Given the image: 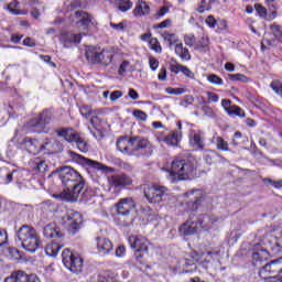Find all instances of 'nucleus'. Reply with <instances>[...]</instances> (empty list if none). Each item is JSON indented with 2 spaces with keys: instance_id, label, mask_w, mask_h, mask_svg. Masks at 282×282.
I'll return each mask as SVG.
<instances>
[{
  "instance_id": "nucleus-35",
  "label": "nucleus",
  "mask_w": 282,
  "mask_h": 282,
  "mask_svg": "<svg viewBox=\"0 0 282 282\" xmlns=\"http://www.w3.org/2000/svg\"><path fill=\"white\" fill-rule=\"evenodd\" d=\"M74 142L76 143L77 149L82 153H87V151H89V143H87V141H85V139H83L80 134L77 137V139H75Z\"/></svg>"
},
{
  "instance_id": "nucleus-7",
  "label": "nucleus",
  "mask_w": 282,
  "mask_h": 282,
  "mask_svg": "<svg viewBox=\"0 0 282 282\" xmlns=\"http://www.w3.org/2000/svg\"><path fill=\"white\" fill-rule=\"evenodd\" d=\"M281 274L282 258L271 260L259 270V276L260 279H264V281H272V279H276V276H281Z\"/></svg>"
},
{
  "instance_id": "nucleus-36",
  "label": "nucleus",
  "mask_w": 282,
  "mask_h": 282,
  "mask_svg": "<svg viewBox=\"0 0 282 282\" xmlns=\"http://www.w3.org/2000/svg\"><path fill=\"white\" fill-rule=\"evenodd\" d=\"M194 50H196L197 52H202L203 54H206V52L210 50V47L208 46V39L203 37V42L196 43Z\"/></svg>"
},
{
  "instance_id": "nucleus-50",
  "label": "nucleus",
  "mask_w": 282,
  "mask_h": 282,
  "mask_svg": "<svg viewBox=\"0 0 282 282\" xmlns=\"http://www.w3.org/2000/svg\"><path fill=\"white\" fill-rule=\"evenodd\" d=\"M221 107L229 115V113H231L230 110L232 109V101L230 99H223L221 100Z\"/></svg>"
},
{
  "instance_id": "nucleus-27",
  "label": "nucleus",
  "mask_w": 282,
  "mask_h": 282,
  "mask_svg": "<svg viewBox=\"0 0 282 282\" xmlns=\"http://www.w3.org/2000/svg\"><path fill=\"white\" fill-rule=\"evenodd\" d=\"M203 158L209 166L213 164H217V158H219V153L215 150H205L203 153Z\"/></svg>"
},
{
  "instance_id": "nucleus-20",
  "label": "nucleus",
  "mask_w": 282,
  "mask_h": 282,
  "mask_svg": "<svg viewBox=\"0 0 282 282\" xmlns=\"http://www.w3.org/2000/svg\"><path fill=\"white\" fill-rule=\"evenodd\" d=\"M158 140L159 142H164V144H167V147H177L182 140V131L174 130L163 138H158Z\"/></svg>"
},
{
  "instance_id": "nucleus-3",
  "label": "nucleus",
  "mask_w": 282,
  "mask_h": 282,
  "mask_svg": "<svg viewBox=\"0 0 282 282\" xmlns=\"http://www.w3.org/2000/svg\"><path fill=\"white\" fill-rule=\"evenodd\" d=\"M197 167L191 160H174L171 164V170H167V180L175 184L182 180H195Z\"/></svg>"
},
{
  "instance_id": "nucleus-49",
  "label": "nucleus",
  "mask_w": 282,
  "mask_h": 282,
  "mask_svg": "<svg viewBox=\"0 0 282 282\" xmlns=\"http://www.w3.org/2000/svg\"><path fill=\"white\" fill-rule=\"evenodd\" d=\"M206 10H210V4H208L206 0H202L197 7V12H199L200 14H204Z\"/></svg>"
},
{
  "instance_id": "nucleus-43",
  "label": "nucleus",
  "mask_w": 282,
  "mask_h": 282,
  "mask_svg": "<svg viewBox=\"0 0 282 282\" xmlns=\"http://www.w3.org/2000/svg\"><path fill=\"white\" fill-rule=\"evenodd\" d=\"M79 113L83 116V118L89 120V116L94 113V110H91V107L84 105L79 108Z\"/></svg>"
},
{
  "instance_id": "nucleus-24",
  "label": "nucleus",
  "mask_w": 282,
  "mask_h": 282,
  "mask_svg": "<svg viewBox=\"0 0 282 282\" xmlns=\"http://www.w3.org/2000/svg\"><path fill=\"white\" fill-rule=\"evenodd\" d=\"M178 230L184 237H191V235H197V225L195 221L187 220Z\"/></svg>"
},
{
  "instance_id": "nucleus-52",
  "label": "nucleus",
  "mask_w": 282,
  "mask_h": 282,
  "mask_svg": "<svg viewBox=\"0 0 282 282\" xmlns=\"http://www.w3.org/2000/svg\"><path fill=\"white\" fill-rule=\"evenodd\" d=\"M215 221H217V218H214L213 216H204L203 221H200V226L203 224H206L208 227L213 226V224H215Z\"/></svg>"
},
{
  "instance_id": "nucleus-44",
  "label": "nucleus",
  "mask_w": 282,
  "mask_h": 282,
  "mask_svg": "<svg viewBox=\"0 0 282 282\" xmlns=\"http://www.w3.org/2000/svg\"><path fill=\"white\" fill-rule=\"evenodd\" d=\"M228 78L232 82L248 83V78L243 74H229Z\"/></svg>"
},
{
  "instance_id": "nucleus-51",
  "label": "nucleus",
  "mask_w": 282,
  "mask_h": 282,
  "mask_svg": "<svg viewBox=\"0 0 282 282\" xmlns=\"http://www.w3.org/2000/svg\"><path fill=\"white\" fill-rule=\"evenodd\" d=\"M254 8L259 17H261L262 19H265V17H268V9H265L263 6L256 4Z\"/></svg>"
},
{
  "instance_id": "nucleus-17",
  "label": "nucleus",
  "mask_w": 282,
  "mask_h": 282,
  "mask_svg": "<svg viewBox=\"0 0 282 282\" xmlns=\"http://www.w3.org/2000/svg\"><path fill=\"white\" fill-rule=\"evenodd\" d=\"M42 151H47L50 153H63L65 145L56 139H46L43 144H41Z\"/></svg>"
},
{
  "instance_id": "nucleus-18",
  "label": "nucleus",
  "mask_w": 282,
  "mask_h": 282,
  "mask_svg": "<svg viewBox=\"0 0 282 282\" xmlns=\"http://www.w3.org/2000/svg\"><path fill=\"white\" fill-rule=\"evenodd\" d=\"M55 133L58 135V138H63L69 144H72V142H75L80 135V133L74 130V128H58L57 130H55Z\"/></svg>"
},
{
  "instance_id": "nucleus-64",
  "label": "nucleus",
  "mask_w": 282,
  "mask_h": 282,
  "mask_svg": "<svg viewBox=\"0 0 282 282\" xmlns=\"http://www.w3.org/2000/svg\"><path fill=\"white\" fill-rule=\"evenodd\" d=\"M101 122L102 121L97 116L91 117L90 119V124L94 127V129H97V127H100Z\"/></svg>"
},
{
  "instance_id": "nucleus-28",
  "label": "nucleus",
  "mask_w": 282,
  "mask_h": 282,
  "mask_svg": "<svg viewBox=\"0 0 282 282\" xmlns=\"http://www.w3.org/2000/svg\"><path fill=\"white\" fill-rule=\"evenodd\" d=\"M189 143L192 144V147H194V149H198L200 151H203L205 144H204V137H202V134L195 132L194 134L191 135L189 138Z\"/></svg>"
},
{
  "instance_id": "nucleus-21",
  "label": "nucleus",
  "mask_w": 282,
  "mask_h": 282,
  "mask_svg": "<svg viewBox=\"0 0 282 282\" xmlns=\"http://www.w3.org/2000/svg\"><path fill=\"white\" fill-rule=\"evenodd\" d=\"M24 149H26L28 153L30 155H37V153H41L43 148H41V144H39V141L36 139L32 138H24L23 140Z\"/></svg>"
},
{
  "instance_id": "nucleus-5",
  "label": "nucleus",
  "mask_w": 282,
  "mask_h": 282,
  "mask_svg": "<svg viewBox=\"0 0 282 282\" xmlns=\"http://www.w3.org/2000/svg\"><path fill=\"white\" fill-rule=\"evenodd\" d=\"M86 58L91 65H111L113 61V52L109 50H102L98 52L97 47L89 46L86 48Z\"/></svg>"
},
{
  "instance_id": "nucleus-63",
  "label": "nucleus",
  "mask_w": 282,
  "mask_h": 282,
  "mask_svg": "<svg viewBox=\"0 0 282 282\" xmlns=\"http://www.w3.org/2000/svg\"><path fill=\"white\" fill-rule=\"evenodd\" d=\"M184 67V65L182 64H172L170 66V70L173 73V74H177L178 72H182V68Z\"/></svg>"
},
{
  "instance_id": "nucleus-12",
  "label": "nucleus",
  "mask_w": 282,
  "mask_h": 282,
  "mask_svg": "<svg viewBox=\"0 0 282 282\" xmlns=\"http://www.w3.org/2000/svg\"><path fill=\"white\" fill-rule=\"evenodd\" d=\"M117 214L120 217H123V219H129V216L131 215V210L135 208V202H133V198L126 197L121 198L117 204Z\"/></svg>"
},
{
  "instance_id": "nucleus-55",
  "label": "nucleus",
  "mask_w": 282,
  "mask_h": 282,
  "mask_svg": "<svg viewBox=\"0 0 282 282\" xmlns=\"http://www.w3.org/2000/svg\"><path fill=\"white\" fill-rule=\"evenodd\" d=\"M207 97H208L207 102H219V95L213 91H207Z\"/></svg>"
},
{
  "instance_id": "nucleus-11",
  "label": "nucleus",
  "mask_w": 282,
  "mask_h": 282,
  "mask_svg": "<svg viewBox=\"0 0 282 282\" xmlns=\"http://www.w3.org/2000/svg\"><path fill=\"white\" fill-rule=\"evenodd\" d=\"M73 162L80 164V166H86L87 169H94L95 171H105V165L98 161H94L91 159H87L74 151H68Z\"/></svg>"
},
{
  "instance_id": "nucleus-9",
  "label": "nucleus",
  "mask_w": 282,
  "mask_h": 282,
  "mask_svg": "<svg viewBox=\"0 0 282 282\" xmlns=\"http://www.w3.org/2000/svg\"><path fill=\"white\" fill-rule=\"evenodd\" d=\"M62 261L70 272L78 274L83 270V258L80 254L72 252L69 249H64L62 252Z\"/></svg>"
},
{
  "instance_id": "nucleus-23",
  "label": "nucleus",
  "mask_w": 282,
  "mask_h": 282,
  "mask_svg": "<svg viewBox=\"0 0 282 282\" xmlns=\"http://www.w3.org/2000/svg\"><path fill=\"white\" fill-rule=\"evenodd\" d=\"M75 19H77V25L83 30H87V28H89V23H91V14L85 11H76Z\"/></svg>"
},
{
  "instance_id": "nucleus-4",
  "label": "nucleus",
  "mask_w": 282,
  "mask_h": 282,
  "mask_svg": "<svg viewBox=\"0 0 282 282\" xmlns=\"http://www.w3.org/2000/svg\"><path fill=\"white\" fill-rule=\"evenodd\" d=\"M15 241H20L22 248L26 252L34 253L41 248V239L39 238V232L36 229L30 225H22L17 234Z\"/></svg>"
},
{
  "instance_id": "nucleus-47",
  "label": "nucleus",
  "mask_w": 282,
  "mask_h": 282,
  "mask_svg": "<svg viewBox=\"0 0 282 282\" xmlns=\"http://www.w3.org/2000/svg\"><path fill=\"white\" fill-rule=\"evenodd\" d=\"M132 116L137 118V120H141L142 122H147V118H149V115L142 110H133Z\"/></svg>"
},
{
  "instance_id": "nucleus-29",
  "label": "nucleus",
  "mask_w": 282,
  "mask_h": 282,
  "mask_svg": "<svg viewBox=\"0 0 282 282\" xmlns=\"http://www.w3.org/2000/svg\"><path fill=\"white\" fill-rule=\"evenodd\" d=\"M195 194H196V195H195ZM189 195H195V196H194V199H192V200H189V202L187 203V206H188L193 212H195V210H197V208H199V204H202L203 197H202V195L199 194V191H192V192L189 193Z\"/></svg>"
},
{
  "instance_id": "nucleus-39",
  "label": "nucleus",
  "mask_w": 282,
  "mask_h": 282,
  "mask_svg": "<svg viewBox=\"0 0 282 282\" xmlns=\"http://www.w3.org/2000/svg\"><path fill=\"white\" fill-rule=\"evenodd\" d=\"M7 8L11 14H15V15L25 14L24 11L19 10V1H13L9 3Z\"/></svg>"
},
{
  "instance_id": "nucleus-2",
  "label": "nucleus",
  "mask_w": 282,
  "mask_h": 282,
  "mask_svg": "<svg viewBox=\"0 0 282 282\" xmlns=\"http://www.w3.org/2000/svg\"><path fill=\"white\" fill-rule=\"evenodd\" d=\"M117 149L123 155H134L135 158H151L153 155V144L144 137H121L117 141Z\"/></svg>"
},
{
  "instance_id": "nucleus-31",
  "label": "nucleus",
  "mask_w": 282,
  "mask_h": 282,
  "mask_svg": "<svg viewBox=\"0 0 282 282\" xmlns=\"http://www.w3.org/2000/svg\"><path fill=\"white\" fill-rule=\"evenodd\" d=\"M110 1H113V3H116L120 12H129V10L133 8V2H131V0H110Z\"/></svg>"
},
{
  "instance_id": "nucleus-22",
  "label": "nucleus",
  "mask_w": 282,
  "mask_h": 282,
  "mask_svg": "<svg viewBox=\"0 0 282 282\" xmlns=\"http://www.w3.org/2000/svg\"><path fill=\"white\" fill-rule=\"evenodd\" d=\"M97 241V250L100 252V254H109L111 250H113V243L111 240L107 238H96Z\"/></svg>"
},
{
  "instance_id": "nucleus-46",
  "label": "nucleus",
  "mask_w": 282,
  "mask_h": 282,
  "mask_svg": "<svg viewBox=\"0 0 282 282\" xmlns=\"http://www.w3.org/2000/svg\"><path fill=\"white\" fill-rule=\"evenodd\" d=\"M231 112L228 116H238L239 118H246V112L239 106H232Z\"/></svg>"
},
{
  "instance_id": "nucleus-38",
  "label": "nucleus",
  "mask_w": 282,
  "mask_h": 282,
  "mask_svg": "<svg viewBox=\"0 0 282 282\" xmlns=\"http://www.w3.org/2000/svg\"><path fill=\"white\" fill-rule=\"evenodd\" d=\"M216 149L218 151H229L228 142L226 140H224V138L217 137L216 138Z\"/></svg>"
},
{
  "instance_id": "nucleus-30",
  "label": "nucleus",
  "mask_w": 282,
  "mask_h": 282,
  "mask_svg": "<svg viewBox=\"0 0 282 282\" xmlns=\"http://www.w3.org/2000/svg\"><path fill=\"white\" fill-rule=\"evenodd\" d=\"M175 54L180 56L182 61H191V53L182 43L175 45Z\"/></svg>"
},
{
  "instance_id": "nucleus-13",
  "label": "nucleus",
  "mask_w": 282,
  "mask_h": 282,
  "mask_svg": "<svg viewBox=\"0 0 282 282\" xmlns=\"http://www.w3.org/2000/svg\"><path fill=\"white\" fill-rule=\"evenodd\" d=\"M4 282H41L34 273L28 274L24 271H13L4 279Z\"/></svg>"
},
{
  "instance_id": "nucleus-14",
  "label": "nucleus",
  "mask_w": 282,
  "mask_h": 282,
  "mask_svg": "<svg viewBox=\"0 0 282 282\" xmlns=\"http://www.w3.org/2000/svg\"><path fill=\"white\" fill-rule=\"evenodd\" d=\"M130 248L135 252H149V239L144 236H130L128 238Z\"/></svg>"
},
{
  "instance_id": "nucleus-61",
  "label": "nucleus",
  "mask_w": 282,
  "mask_h": 282,
  "mask_svg": "<svg viewBox=\"0 0 282 282\" xmlns=\"http://www.w3.org/2000/svg\"><path fill=\"white\" fill-rule=\"evenodd\" d=\"M122 98V90H115L110 94V100L116 101Z\"/></svg>"
},
{
  "instance_id": "nucleus-15",
  "label": "nucleus",
  "mask_w": 282,
  "mask_h": 282,
  "mask_svg": "<svg viewBox=\"0 0 282 282\" xmlns=\"http://www.w3.org/2000/svg\"><path fill=\"white\" fill-rule=\"evenodd\" d=\"M109 184L115 188H124V186H131L133 184V178L124 173L115 174L109 177Z\"/></svg>"
},
{
  "instance_id": "nucleus-8",
  "label": "nucleus",
  "mask_w": 282,
  "mask_h": 282,
  "mask_svg": "<svg viewBox=\"0 0 282 282\" xmlns=\"http://www.w3.org/2000/svg\"><path fill=\"white\" fill-rule=\"evenodd\" d=\"M143 193L150 204H160L169 195V188L162 185H143Z\"/></svg>"
},
{
  "instance_id": "nucleus-6",
  "label": "nucleus",
  "mask_w": 282,
  "mask_h": 282,
  "mask_svg": "<svg viewBox=\"0 0 282 282\" xmlns=\"http://www.w3.org/2000/svg\"><path fill=\"white\" fill-rule=\"evenodd\" d=\"M52 122V111L43 110L37 117L28 122L29 129L34 133H47V124Z\"/></svg>"
},
{
  "instance_id": "nucleus-60",
  "label": "nucleus",
  "mask_w": 282,
  "mask_h": 282,
  "mask_svg": "<svg viewBox=\"0 0 282 282\" xmlns=\"http://www.w3.org/2000/svg\"><path fill=\"white\" fill-rule=\"evenodd\" d=\"M0 243H8V231L6 229H0Z\"/></svg>"
},
{
  "instance_id": "nucleus-25",
  "label": "nucleus",
  "mask_w": 282,
  "mask_h": 282,
  "mask_svg": "<svg viewBox=\"0 0 282 282\" xmlns=\"http://www.w3.org/2000/svg\"><path fill=\"white\" fill-rule=\"evenodd\" d=\"M150 12L151 7H149V4H147V2L144 1H139V3L133 9L134 17H144L147 14H150Z\"/></svg>"
},
{
  "instance_id": "nucleus-41",
  "label": "nucleus",
  "mask_w": 282,
  "mask_h": 282,
  "mask_svg": "<svg viewBox=\"0 0 282 282\" xmlns=\"http://www.w3.org/2000/svg\"><path fill=\"white\" fill-rule=\"evenodd\" d=\"M150 46L156 54H162V45H160V41L156 37L150 39Z\"/></svg>"
},
{
  "instance_id": "nucleus-58",
  "label": "nucleus",
  "mask_w": 282,
  "mask_h": 282,
  "mask_svg": "<svg viewBox=\"0 0 282 282\" xmlns=\"http://www.w3.org/2000/svg\"><path fill=\"white\" fill-rule=\"evenodd\" d=\"M110 28H112V30H116L117 32H124V23L122 22L118 24L110 22Z\"/></svg>"
},
{
  "instance_id": "nucleus-53",
  "label": "nucleus",
  "mask_w": 282,
  "mask_h": 282,
  "mask_svg": "<svg viewBox=\"0 0 282 282\" xmlns=\"http://www.w3.org/2000/svg\"><path fill=\"white\" fill-rule=\"evenodd\" d=\"M35 166L40 173H45V171H47V163H45V161L36 162Z\"/></svg>"
},
{
  "instance_id": "nucleus-56",
  "label": "nucleus",
  "mask_w": 282,
  "mask_h": 282,
  "mask_svg": "<svg viewBox=\"0 0 282 282\" xmlns=\"http://www.w3.org/2000/svg\"><path fill=\"white\" fill-rule=\"evenodd\" d=\"M149 65H150V68L152 69V72H155V69H158V67H160V62L154 57H150Z\"/></svg>"
},
{
  "instance_id": "nucleus-48",
  "label": "nucleus",
  "mask_w": 282,
  "mask_h": 282,
  "mask_svg": "<svg viewBox=\"0 0 282 282\" xmlns=\"http://www.w3.org/2000/svg\"><path fill=\"white\" fill-rule=\"evenodd\" d=\"M207 80L209 83H212V85H224V79H221V77L215 75V74H210L208 77H207Z\"/></svg>"
},
{
  "instance_id": "nucleus-19",
  "label": "nucleus",
  "mask_w": 282,
  "mask_h": 282,
  "mask_svg": "<svg viewBox=\"0 0 282 282\" xmlns=\"http://www.w3.org/2000/svg\"><path fill=\"white\" fill-rule=\"evenodd\" d=\"M43 236L46 239H63L64 235L56 224H48L43 229Z\"/></svg>"
},
{
  "instance_id": "nucleus-40",
  "label": "nucleus",
  "mask_w": 282,
  "mask_h": 282,
  "mask_svg": "<svg viewBox=\"0 0 282 282\" xmlns=\"http://www.w3.org/2000/svg\"><path fill=\"white\" fill-rule=\"evenodd\" d=\"M250 150L253 158H256L257 160H261V158H265V154H263V152H261L259 148H257V144L254 143V141H251Z\"/></svg>"
},
{
  "instance_id": "nucleus-34",
  "label": "nucleus",
  "mask_w": 282,
  "mask_h": 282,
  "mask_svg": "<svg viewBox=\"0 0 282 282\" xmlns=\"http://www.w3.org/2000/svg\"><path fill=\"white\" fill-rule=\"evenodd\" d=\"M58 250H61V245L52 242L46 246L45 253L47 257H56L58 254Z\"/></svg>"
},
{
  "instance_id": "nucleus-54",
  "label": "nucleus",
  "mask_w": 282,
  "mask_h": 282,
  "mask_svg": "<svg viewBox=\"0 0 282 282\" xmlns=\"http://www.w3.org/2000/svg\"><path fill=\"white\" fill-rule=\"evenodd\" d=\"M181 72H182V74H184V76H186L187 78H192V79L195 78V73L192 72L191 68L187 67V66H183Z\"/></svg>"
},
{
  "instance_id": "nucleus-26",
  "label": "nucleus",
  "mask_w": 282,
  "mask_h": 282,
  "mask_svg": "<svg viewBox=\"0 0 282 282\" xmlns=\"http://www.w3.org/2000/svg\"><path fill=\"white\" fill-rule=\"evenodd\" d=\"M14 173H17L15 170L10 172L6 167H0V184H4V185L10 184V182H12V180H13Z\"/></svg>"
},
{
  "instance_id": "nucleus-33",
  "label": "nucleus",
  "mask_w": 282,
  "mask_h": 282,
  "mask_svg": "<svg viewBox=\"0 0 282 282\" xmlns=\"http://www.w3.org/2000/svg\"><path fill=\"white\" fill-rule=\"evenodd\" d=\"M269 257H270V252H268V250L265 249H260L252 253V259L253 261H256V263L261 261H267Z\"/></svg>"
},
{
  "instance_id": "nucleus-59",
  "label": "nucleus",
  "mask_w": 282,
  "mask_h": 282,
  "mask_svg": "<svg viewBox=\"0 0 282 282\" xmlns=\"http://www.w3.org/2000/svg\"><path fill=\"white\" fill-rule=\"evenodd\" d=\"M205 23L209 26V28H215L217 25V20H215V17L213 15H208L205 20Z\"/></svg>"
},
{
  "instance_id": "nucleus-16",
  "label": "nucleus",
  "mask_w": 282,
  "mask_h": 282,
  "mask_svg": "<svg viewBox=\"0 0 282 282\" xmlns=\"http://www.w3.org/2000/svg\"><path fill=\"white\" fill-rule=\"evenodd\" d=\"M82 39L83 36L80 34L64 32L59 35V43L63 45V47H65L66 50H69V47H74V45H78Z\"/></svg>"
},
{
  "instance_id": "nucleus-32",
  "label": "nucleus",
  "mask_w": 282,
  "mask_h": 282,
  "mask_svg": "<svg viewBox=\"0 0 282 282\" xmlns=\"http://www.w3.org/2000/svg\"><path fill=\"white\" fill-rule=\"evenodd\" d=\"M163 41H165L166 43H169V47L170 50L173 47V45H175V43H177L178 39L177 35H175V33H169V31H164L161 34Z\"/></svg>"
},
{
  "instance_id": "nucleus-10",
  "label": "nucleus",
  "mask_w": 282,
  "mask_h": 282,
  "mask_svg": "<svg viewBox=\"0 0 282 282\" xmlns=\"http://www.w3.org/2000/svg\"><path fill=\"white\" fill-rule=\"evenodd\" d=\"M63 224L68 228L69 235H76L83 226V215L74 209H69L63 217Z\"/></svg>"
},
{
  "instance_id": "nucleus-1",
  "label": "nucleus",
  "mask_w": 282,
  "mask_h": 282,
  "mask_svg": "<svg viewBox=\"0 0 282 282\" xmlns=\"http://www.w3.org/2000/svg\"><path fill=\"white\" fill-rule=\"evenodd\" d=\"M52 175L59 177L64 186L61 193L62 199L66 202H78V197H83L87 193V185L80 172L72 166H62L52 172Z\"/></svg>"
},
{
  "instance_id": "nucleus-62",
  "label": "nucleus",
  "mask_w": 282,
  "mask_h": 282,
  "mask_svg": "<svg viewBox=\"0 0 282 282\" xmlns=\"http://www.w3.org/2000/svg\"><path fill=\"white\" fill-rule=\"evenodd\" d=\"M23 45H25L26 47H36V42L32 37H26L23 41Z\"/></svg>"
},
{
  "instance_id": "nucleus-42",
  "label": "nucleus",
  "mask_w": 282,
  "mask_h": 282,
  "mask_svg": "<svg viewBox=\"0 0 282 282\" xmlns=\"http://www.w3.org/2000/svg\"><path fill=\"white\" fill-rule=\"evenodd\" d=\"M270 30H271L273 36L276 39V41L282 36L281 25L273 23L270 25Z\"/></svg>"
},
{
  "instance_id": "nucleus-37",
  "label": "nucleus",
  "mask_w": 282,
  "mask_h": 282,
  "mask_svg": "<svg viewBox=\"0 0 282 282\" xmlns=\"http://www.w3.org/2000/svg\"><path fill=\"white\" fill-rule=\"evenodd\" d=\"M6 257H8L9 259L19 260V259H21V252L19 251V249H17L14 247H8Z\"/></svg>"
},
{
  "instance_id": "nucleus-45",
  "label": "nucleus",
  "mask_w": 282,
  "mask_h": 282,
  "mask_svg": "<svg viewBox=\"0 0 282 282\" xmlns=\"http://www.w3.org/2000/svg\"><path fill=\"white\" fill-rule=\"evenodd\" d=\"M166 94H170L171 96H182V94H186L185 88H173V87H167L165 89Z\"/></svg>"
},
{
  "instance_id": "nucleus-57",
  "label": "nucleus",
  "mask_w": 282,
  "mask_h": 282,
  "mask_svg": "<svg viewBox=\"0 0 282 282\" xmlns=\"http://www.w3.org/2000/svg\"><path fill=\"white\" fill-rule=\"evenodd\" d=\"M184 43L185 45H188V47H193V45H195V35H185Z\"/></svg>"
}]
</instances>
